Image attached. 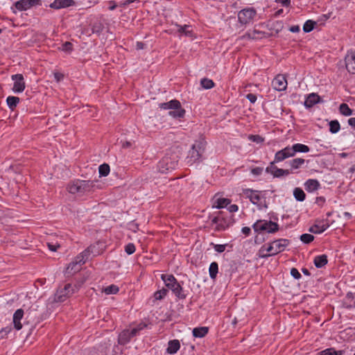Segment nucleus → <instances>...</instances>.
I'll list each match as a JSON object with an SVG mask.
<instances>
[{"instance_id":"nucleus-45","label":"nucleus","mask_w":355,"mask_h":355,"mask_svg":"<svg viewBox=\"0 0 355 355\" xmlns=\"http://www.w3.org/2000/svg\"><path fill=\"white\" fill-rule=\"evenodd\" d=\"M316 355H336V349L334 347L327 348L317 353Z\"/></svg>"},{"instance_id":"nucleus-12","label":"nucleus","mask_w":355,"mask_h":355,"mask_svg":"<svg viewBox=\"0 0 355 355\" xmlns=\"http://www.w3.org/2000/svg\"><path fill=\"white\" fill-rule=\"evenodd\" d=\"M256 15L257 11L254 8H246L239 12L238 20L241 24L246 25L252 21Z\"/></svg>"},{"instance_id":"nucleus-9","label":"nucleus","mask_w":355,"mask_h":355,"mask_svg":"<svg viewBox=\"0 0 355 355\" xmlns=\"http://www.w3.org/2000/svg\"><path fill=\"white\" fill-rule=\"evenodd\" d=\"M41 5V0H19L12 4L10 9L14 14H16L17 10L26 11L33 6Z\"/></svg>"},{"instance_id":"nucleus-54","label":"nucleus","mask_w":355,"mask_h":355,"mask_svg":"<svg viewBox=\"0 0 355 355\" xmlns=\"http://www.w3.org/2000/svg\"><path fill=\"white\" fill-rule=\"evenodd\" d=\"M227 210L231 213H234L239 210V207L235 204H230L229 206H227Z\"/></svg>"},{"instance_id":"nucleus-42","label":"nucleus","mask_w":355,"mask_h":355,"mask_svg":"<svg viewBox=\"0 0 355 355\" xmlns=\"http://www.w3.org/2000/svg\"><path fill=\"white\" fill-rule=\"evenodd\" d=\"M104 292L107 295L116 294L119 292V288H118V286H116L114 284H112V285L108 286L106 288H105Z\"/></svg>"},{"instance_id":"nucleus-40","label":"nucleus","mask_w":355,"mask_h":355,"mask_svg":"<svg viewBox=\"0 0 355 355\" xmlns=\"http://www.w3.org/2000/svg\"><path fill=\"white\" fill-rule=\"evenodd\" d=\"M110 171V166L107 164H103L98 167V173L100 176H107L109 174Z\"/></svg>"},{"instance_id":"nucleus-4","label":"nucleus","mask_w":355,"mask_h":355,"mask_svg":"<svg viewBox=\"0 0 355 355\" xmlns=\"http://www.w3.org/2000/svg\"><path fill=\"white\" fill-rule=\"evenodd\" d=\"M162 280L164 282L165 286L170 289L172 293L180 300H184L187 296V291L184 290L182 284L178 282L173 275H161Z\"/></svg>"},{"instance_id":"nucleus-61","label":"nucleus","mask_w":355,"mask_h":355,"mask_svg":"<svg viewBox=\"0 0 355 355\" xmlns=\"http://www.w3.org/2000/svg\"><path fill=\"white\" fill-rule=\"evenodd\" d=\"M348 124L355 128V117H352L348 119Z\"/></svg>"},{"instance_id":"nucleus-2","label":"nucleus","mask_w":355,"mask_h":355,"mask_svg":"<svg viewBox=\"0 0 355 355\" xmlns=\"http://www.w3.org/2000/svg\"><path fill=\"white\" fill-rule=\"evenodd\" d=\"M309 150L310 148L308 146L300 143L295 144L291 146H288L275 153V162L284 161L287 158L294 157L297 153H306Z\"/></svg>"},{"instance_id":"nucleus-37","label":"nucleus","mask_w":355,"mask_h":355,"mask_svg":"<svg viewBox=\"0 0 355 355\" xmlns=\"http://www.w3.org/2000/svg\"><path fill=\"white\" fill-rule=\"evenodd\" d=\"M316 22L315 21L309 19L305 21L303 26V31L304 33H310L314 28Z\"/></svg>"},{"instance_id":"nucleus-17","label":"nucleus","mask_w":355,"mask_h":355,"mask_svg":"<svg viewBox=\"0 0 355 355\" xmlns=\"http://www.w3.org/2000/svg\"><path fill=\"white\" fill-rule=\"evenodd\" d=\"M12 80L14 81L12 91L15 93H21L25 89V82L22 74L17 73L11 76Z\"/></svg>"},{"instance_id":"nucleus-36","label":"nucleus","mask_w":355,"mask_h":355,"mask_svg":"<svg viewBox=\"0 0 355 355\" xmlns=\"http://www.w3.org/2000/svg\"><path fill=\"white\" fill-rule=\"evenodd\" d=\"M340 112L344 116H351L352 114V110L349 108L347 104L342 103L339 107Z\"/></svg>"},{"instance_id":"nucleus-23","label":"nucleus","mask_w":355,"mask_h":355,"mask_svg":"<svg viewBox=\"0 0 355 355\" xmlns=\"http://www.w3.org/2000/svg\"><path fill=\"white\" fill-rule=\"evenodd\" d=\"M24 310L21 309H19L16 310L13 314L14 327L17 330H20L22 328V324L21 323V320L24 317Z\"/></svg>"},{"instance_id":"nucleus-13","label":"nucleus","mask_w":355,"mask_h":355,"mask_svg":"<svg viewBox=\"0 0 355 355\" xmlns=\"http://www.w3.org/2000/svg\"><path fill=\"white\" fill-rule=\"evenodd\" d=\"M75 293V289L71 284H67L63 288L57 291L54 300L57 302H64Z\"/></svg>"},{"instance_id":"nucleus-57","label":"nucleus","mask_w":355,"mask_h":355,"mask_svg":"<svg viewBox=\"0 0 355 355\" xmlns=\"http://www.w3.org/2000/svg\"><path fill=\"white\" fill-rule=\"evenodd\" d=\"M241 232L245 236H249L251 233V229L249 227H243L241 229Z\"/></svg>"},{"instance_id":"nucleus-64","label":"nucleus","mask_w":355,"mask_h":355,"mask_svg":"<svg viewBox=\"0 0 355 355\" xmlns=\"http://www.w3.org/2000/svg\"><path fill=\"white\" fill-rule=\"evenodd\" d=\"M302 272H303L304 275H305L306 276H310L311 275V273L309 271V270L305 268H302Z\"/></svg>"},{"instance_id":"nucleus-44","label":"nucleus","mask_w":355,"mask_h":355,"mask_svg":"<svg viewBox=\"0 0 355 355\" xmlns=\"http://www.w3.org/2000/svg\"><path fill=\"white\" fill-rule=\"evenodd\" d=\"M248 139L257 144H261L264 141V138L259 135H250L248 136Z\"/></svg>"},{"instance_id":"nucleus-46","label":"nucleus","mask_w":355,"mask_h":355,"mask_svg":"<svg viewBox=\"0 0 355 355\" xmlns=\"http://www.w3.org/2000/svg\"><path fill=\"white\" fill-rule=\"evenodd\" d=\"M61 50L64 52L70 53L73 50V44L69 42H65L62 44Z\"/></svg>"},{"instance_id":"nucleus-39","label":"nucleus","mask_w":355,"mask_h":355,"mask_svg":"<svg viewBox=\"0 0 355 355\" xmlns=\"http://www.w3.org/2000/svg\"><path fill=\"white\" fill-rule=\"evenodd\" d=\"M340 128L339 122L337 120L331 121L329 122V131L332 134L337 133Z\"/></svg>"},{"instance_id":"nucleus-8","label":"nucleus","mask_w":355,"mask_h":355,"mask_svg":"<svg viewBox=\"0 0 355 355\" xmlns=\"http://www.w3.org/2000/svg\"><path fill=\"white\" fill-rule=\"evenodd\" d=\"M252 227L256 232H265L267 233H275L278 231L279 225L277 223L271 220H259L254 223Z\"/></svg>"},{"instance_id":"nucleus-1","label":"nucleus","mask_w":355,"mask_h":355,"mask_svg":"<svg viewBox=\"0 0 355 355\" xmlns=\"http://www.w3.org/2000/svg\"><path fill=\"white\" fill-rule=\"evenodd\" d=\"M95 249V245H90L77 255L74 260L71 261L66 268V274L67 275H72L78 272L81 268V266L89 259L91 254L96 255V252Z\"/></svg>"},{"instance_id":"nucleus-29","label":"nucleus","mask_w":355,"mask_h":355,"mask_svg":"<svg viewBox=\"0 0 355 355\" xmlns=\"http://www.w3.org/2000/svg\"><path fill=\"white\" fill-rule=\"evenodd\" d=\"M313 263L316 268H321L327 264V256L326 254L315 256L313 259Z\"/></svg>"},{"instance_id":"nucleus-53","label":"nucleus","mask_w":355,"mask_h":355,"mask_svg":"<svg viewBox=\"0 0 355 355\" xmlns=\"http://www.w3.org/2000/svg\"><path fill=\"white\" fill-rule=\"evenodd\" d=\"M246 98L251 103H254L257 99V96L254 94L249 93L246 95Z\"/></svg>"},{"instance_id":"nucleus-16","label":"nucleus","mask_w":355,"mask_h":355,"mask_svg":"<svg viewBox=\"0 0 355 355\" xmlns=\"http://www.w3.org/2000/svg\"><path fill=\"white\" fill-rule=\"evenodd\" d=\"M135 336V330L132 329H124L118 336V343L121 345H125L130 343L131 339Z\"/></svg>"},{"instance_id":"nucleus-34","label":"nucleus","mask_w":355,"mask_h":355,"mask_svg":"<svg viewBox=\"0 0 355 355\" xmlns=\"http://www.w3.org/2000/svg\"><path fill=\"white\" fill-rule=\"evenodd\" d=\"M293 196L295 198L300 202H302L305 200L306 195L304 191L299 187L294 189L293 190Z\"/></svg>"},{"instance_id":"nucleus-11","label":"nucleus","mask_w":355,"mask_h":355,"mask_svg":"<svg viewBox=\"0 0 355 355\" xmlns=\"http://www.w3.org/2000/svg\"><path fill=\"white\" fill-rule=\"evenodd\" d=\"M282 161L275 162V156L274 157V160L270 162L269 165L266 168V172L267 173L271 174L273 178H280L284 176H288L291 174V171H288V169H283L277 168L275 164L276 163L281 162Z\"/></svg>"},{"instance_id":"nucleus-59","label":"nucleus","mask_w":355,"mask_h":355,"mask_svg":"<svg viewBox=\"0 0 355 355\" xmlns=\"http://www.w3.org/2000/svg\"><path fill=\"white\" fill-rule=\"evenodd\" d=\"M291 0H276V2H279L283 6L288 7L291 4Z\"/></svg>"},{"instance_id":"nucleus-18","label":"nucleus","mask_w":355,"mask_h":355,"mask_svg":"<svg viewBox=\"0 0 355 355\" xmlns=\"http://www.w3.org/2000/svg\"><path fill=\"white\" fill-rule=\"evenodd\" d=\"M345 67L349 73L355 74V51H347L345 58Z\"/></svg>"},{"instance_id":"nucleus-7","label":"nucleus","mask_w":355,"mask_h":355,"mask_svg":"<svg viewBox=\"0 0 355 355\" xmlns=\"http://www.w3.org/2000/svg\"><path fill=\"white\" fill-rule=\"evenodd\" d=\"M94 187V182L89 180H76L71 182L68 185V191L69 193L76 194H82L87 191H89Z\"/></svg>"},{"instance_id":"nucleus-27","label":"nucleus","mask_w":355,"mask_h":355,"mask_svg":"<svg viewBox=\"0 0 355 355\" xmlns=\"http://www.w3.org/2000/svg\"><path fill=\"white\" fill-rule=\"evenodd\" d=\"M320 187V183L317 180L309 179L304 183L305 190L309 193L318 190Z\"/></svg>"},{"instance_id":"nucleus-51","label":"nucleus","mask_w":355,"mask_h":355,"mask_svg":"<svg viewBox=\"0 0 355 355\" xmlns=\"http://www.w3.org/2000/svg\"><path fill=\"white\" fill-rule=\"evenodd\" d=\"M263 171V168L262 167H255L251 169V173L254 176H259L262 174Z\"/></svg>"},{"instance_id":"nucleus-3","label":"nucleus","mask_w":355,"mask_h":355,"mask_svg":"<svg viewBox=\"0 0 355 355\" xmlns=\"http://www.w3.org/2000/svg\"><path fill=\"white\" fill-rule=\"evenodd\" d=\"M207 142L204 139L195 141L188 152L187 157V164L192 165L196 162L202 160V155L205 153Z\"/></svg>"},{"instance_id":"nucleus-47","label":"nucleus","mask_w":355,"mask_h":355,"mask_svg":"<svg viewBox=\"0 0 355 355\" xmlns=\"http://www.w3.org/2000/svg\"><path fill=\"white\" fill-rule=\"evenodd\" d=\"M213 245L214 249L218 253L223 252L225 250L227 244H214L213 243H211Z\"/></svg>"},{"instance_id":"nucleus-60","label":"nucleus","mask_w":355,"mask_h":355,"mask_svg":"<svg viewBox=\"0 0 355 355\" xmlns=\"http://www.w3.org/2000/svg\"><path fill=\"white\" fill-rule=\"evenodd\" d=\"M11 329L10 327H6L5 329H2L0 331L1 337H3V335H7L8 333H10Z\"/></svg>"},{"instance_id":"nucleus-31","label":"nucleus","mask_w":355,"mask_h":355,"mask_svg":"<svg viewBox=\"0 0 355 355\" xmlns=\"http://www.w3.org/2000/svg\"><path fill=\"white\" fill-rule=\"evenodd\" d=\"M230 202L231 201L228 198H220L216 200L214 207L217 209L227 207Z\"/></svg>"},{"instance_id":"nucleus-43","label":"nucleus","mask_w":355,"mask_h":355,"mask_svg":"<svg viewBox=\"0 0 355 355\" xmlns=\"http://www.w3.org/2000/svg\"><path fill=\"white\" fill-rule=\"evenodd\" d=\"M313 239L314 236L310 234H303L300 236L301 241L306 244L310 243Z\"/></svg>"},{"instance_id":"nucleus-30","label":"nucleus","mask_w":355,"mask_h":355,"mask_svg":"<svg viewBox=\"0 0 355 355\" xmlns=\"http://www.w3.org/2000/svg\"><path fill=\"white\" fill-rule=\"evenodd\" d=\"M19 101V98L14 96H9L6 99L7 105L11 110H14L16 108Z\"/></svg>"},{"instance_id":"nucleus-62","label":"nucleus","mask_w":355,"mask_h":355,"mask_svg":"<svg viewBox=\"0 0 355 355\" xmlns=\"http://www.w3.org/2000/svg\"><path fill=\"white\" fill-rule=\"evenodd\" d=\"M109 3H110L109 10H114L117 6L116 4L115 3V2L113 1H110Z\"/></svg>"},{"instance_id":"nucleus-22","label":"nucleus","mask_w":355,"mask_h":355,"mask_svg":"<svg viewBox=\"0 0 355 355\" xmlns=\"http://www.w3.org/2000/svg\"><path fill=\"white\" fill-rule=\"evenodd\" d=\"M276 254L284 251L285 248L290 244V241L286 239H279L272 242Z\"/></svg>"},{"instance_id":"nucleus-32","label":"nucleus","mask_w":355,"mask_h":355,"mask_svg":"<svg viewBox=\"0 0 355 355\" xmlns=\"http://www.w3.org/2000/svg\"><path fill=\"white\" fill-rule=\"evenodd\" d=\"M208 333V328L206 327H197L193 329V336L196 338H202Z\"/></svg>"},{"instance_id":"nucleus-25","label":"nucleus","mask_w":355,"mask_h":355,"mask_svg":"<svg viewBox=\"0 0 355 355\" xmlns=\"http://www.w3.org/2000/svg\"><path fill=\"white\" fill-rule=\"evenodd\" d=\"M175 26L177 28V32L180 34V36H192V29L190 25L185 24L184 26H182L178 24H175Z\"/></svg>"},{"instance_id":"nucleus-14","label":"nucleus","mask_w":355,"mask_h":355,"mask_svg":"<svg viewBox=\"0 0 355 355\" xmlns=\"http://www.w3.org/2000/svg\"><path fill=\"white\" fill-rule=\"evenodd\" d=\"M330 224L327 219H317L315 220L314 224L309 227V231L313 234H321L327 230Z\"/></svg>"},{"instance_id":"nucleus-5","label":"nucleus","mask_w":355,"mask_h":355,"mask_svg":"<svg viewBox=\"0 0 355 355\" xmlns=\"http://www.w3.org/2000/svg\"><path fill=\"white\" fill-rule=\"evenodd\" d=\"M158 107L162 110H169L168 116L174 119L181 120L186 114V110L182 107L181 103L177 99L159 103Z\"/></svg>"},{"instance_id":"nucleus-20","label":"nucleus","mask_w":355,"mask_h":355,"mask_svg":"<svg viewBox=\"0 0 355 355\" xmlns=\"http://www.w3.org/2000/svg\"><path fill=\"white\" fill-rule=\"evenodd\" d=\"M260 257L268 258L270 256H274L276 252L274 249L273 243L271 242L268 244L263 245L259 250Z\"/></svg>"},{"instance_id":"nucleus-33","label":"nucleus","mask_w":355,"mask_h":355,"mask_svg":"<svg viewBox=\"0 0 355 355\" xmlns=\"http://www.w3.org/2000/svg\"><path fill=\"white\" fill-rule=\"evenodd\" d=\"M218 272V265L216 262L211 263L209 268V277L211 279H215Z\"/></svg>"},{"instance_id":"nucleus-48","label":"nucleus","mask_w":355,"mask_h":355,"mask_svg":"<svg viewBox=\"0 0 355 355\" xmlns=\"http://www.w3.org/2000/svg\"><path fill=\"white\" fill-rule=\"evenodd\" d=\"M135 246L133 243H130L125 246V252L128 254H132L135 252Z\"/></svg>"},{"instance_id":"nucleus-19","label":"nucleus","mask_w":355,"mask_h":355,"mask_svg":"<svg viewBox=\"0 0 355 355\" xmlns=\"http://www.w3.org/2000/svg\"><path fill=\"white\" fill-rule=\"evenodd\" d=\"M74 5L73 0H54L49 7L53 9L59 10L62 8H69Z\"/></svg>"},{"instance_id":"nucleus-26","label":"nucleus","mask_w":355,"mask_h":355,"mask_svg":"<svg viewBox=\"0 0 355 355\" xmlns=\"http://www.w3.org/2000/svg\"><path fill=\"white\" fill-rule=\"evenodd\" d=\"M212 224H216V230L217 231H223L226 230L229 227V223L227 222V220L224 218H220L218 217H214L211 220Z\"/></svg>"},{"instance_id":"nucleus-49","label":"nucleus","mask_w":355,"mask_h":355,"mask_svg":"<svg viewBox=\"0 0 355 355\" xmlns=\"http://www.w3.org/2000/svg\"><path fill=\"white\" fill-rule=\"evenodd\" d=\"M291 276L295 279H300L302 277L300 272L295 268H292L291 270Z\"/></svg>"},{"instance_id":"nucleus-10","label":"nucleus","mask_w":355,"mask_h":355,"mask_svg":"<svg viewBox=\"0 0 355 355\" xmlns=\"http://www.w3.org/2000/svg\"><path fill=\"white\" fill-rule=\"evenodd\" d=\"M178 166L177 156L171 158V157L166 155L162 160H160L157 164L158 170L160 173H166L168 171H172Z\"/></svg>"},{"instance_id":"nucleus-6","label":"nucleus","mask_w":355,"mask_h":355,"mask_svg":"<svg viewBox=\"0 0 355 355\" xmlns=\"http://www.w3.org/2000/svg\"><path fill=\"white\" fill-rule=\"evenodd\" d=\"M242 194L245 198L249 199L253 205H256L258 209L262 210L268 208L266 198L262 191L252 189H243Z\"/></svg>"},{"instance_id":"nucleus-28","label":"nucleus","mask_w":355,"mask_h":355,"mask_svg":"<svg viewBox=\"0 0 355 355\" xmlns=\"http://www.w3.org/2000/svg\"><path fill=\"white\" fill-rule=\"evenodd\" d=\"M180 348V343L178 340L174 339L170 340L168 343V347L166 348V353L169 354H174L177 353V352Z\"/></svg>"},{"instance_id":"nucleus-50","label":"nucleus","mask_w":355,"mask_h":355,"mask_svg":"<svg viewBox=\"0 0 355 355\" xmlns=\"http://www.w3.org/2000/svg\"><path fill=\"white\" fill-rule=\"evenodd\" d=\"M146 324L141 322L136 327L132 328V330H135V335L137 336L141 330L146 327Z\"/></svg>"},{"instance_id":"nucleus-41","label":"nucleus","mask_w":355,"mask_h":355,"mask_svg":"<svg viewBox=\"0 0 355 355\" xmlns=\"http://www.w3.org/2000/svg\"><path fill=\"white\" fill-rule=\"evenodd\" d=\"M103 28L104 26L101 21H96L92 25V31L93 33L99 35L103 31Z\"/></svg>"},{"instance_id":"nucleus-38","label":"nucleus","mask_w":355,"mask_h":355,"mask_svg":"<svg viewBox=\"0 0 355 355\" xmlns=\"http://www.w3.org/2000/svg\"><path fill=\"white\" fill-rule=\"evenodd\" d=\"M168 293V289H166L165 288H162V289L157 291L154 293V297L156 300H161L166 296Z\"/></svg>"},{"instance_id":"nucleus-55","label":"nucleus","mask_w":355,"mask_h":355,"mask_svg":"<svg viewBox=\"0 0 355 355\" xmlns=\"http://www.w3.org/2000/svg\"><path fill=\"white\" fill-rule=\"evenodd\" d=\"M53 76H54V78L55 79L58 81V82H60V80H62L64 78V76L62 73H60V72H55L53 73Z\"/></svg>"},{"instance_id":"nucleus-56","label":"nucleus","mask_w":355,"mask_h":355,"mask_svg":"<svg viewBox=\"0 0 355 355\" xmlns=\"http://www.w3.org/2000/svg\"><path fill=\"white\" fill-rule=\"evenodd\" d=\"M315 202L318 204L320 206H322L325 202V198L322 196L317 197Z\"/></svg>"},{"instance_id":"nucleus-15","label":"nucleus","mask_w":355,"mask_h":355,"mask_svg":"<svg viewBox=\"0 0 355 355\" xmlns=\"http://www.w3.org/2000/svg\"><path fill=\"white\" fill-rule=\"evenodd\" d=\"M287 80L285 75L278 74L272 81V88L277 91H284L287 88Z\"/></svg>"},{"instance_id":"nucleus-58","label":"nucleus","mask_w":355,"mask_h":355,"mask_svg":"<svg viewBox=\"0 0 355 355\" xmlns=\"http://www.w3.org/2000/svg\"><path fill=\"white\" fill-rule=\"evenodd\" d=\"M289 31L292 33H298L300 31V28L298 25H294L289 28Z\"/></svg>"},{"instance_id":"nucleus-35","label":"nucleus","mask_w":355,"mask_h":355,"mask_svg":"<svg viewBox=\"0 0 355 355\" xmlns=\"http://www.w3.org/2000/svg\"><path fill=\"white\" fill-rule=\"evenodd\" d=\"M200 85L203 89H209L215 86V83L212 80L204 78L200 80Z\"/></svg>"},{"instance_id":"nucleus-21","label":"nucleus","mask_w":355,"mask_h":355,"mask_svg":"<svg viewBox=\"0 0 355 355\" xmlns=\"http://www.w3.org/2000/svg\"><path fill=\"white\" fill-rule=\"evenodd\" d=\"M305 163V159L303 158H295L289 161L288 164L290 166V169L288 171H291L292 173H297L298 171L297 170L300 169Z\"/></svg>"},{"instance_id":"nucleus-52","label":"nucleus","mask_w":355,"mask_h":355,"mask_svg":"<svg viewBox=\"0 0 355 355\" xmlns=\"http://www.w3.org/2000/svg\"><path fill=\"white\" fill-rule=\"evenodd\" d=\"M47 245L49 249L51 251L55 252L59 248H60V245L58 243H47Z\"/></svg>"},{"instance_id":"nucleus-63","label":"nucleus","mask_w":355,"mask_h":355,"mask_svg":"<svg viewBox=\"0 0 355 355\" xmlns=\"http://www.w3.org/2000/svg\"><path fill=\"white\" fill-rule=\"evenodd\" d=\"M145 44L141 42H137V49H143L144 48Z\"/></svg>"},{"instance_id":"nucleus-24","label":"nucleus","mask_w":355,"mask_h":355,"mask_svg":"<svg viewBox=\"0 0 355 355\" xmlns=\"http://www.w3.org/2000/svg\"><path fill=\"white\" fill-rule=\"evenodd\" d=\"M320 101V97L315 93L310 94L304 101V106L306 107H312L315 104L318 103Z\"/></svg>"}]
</instances>
